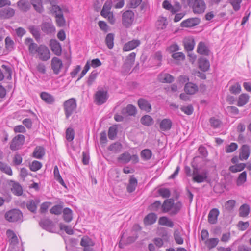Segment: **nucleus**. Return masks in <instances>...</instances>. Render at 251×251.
<instances>
[{
    "instance_id": "338daca9",
    "label": "nucleus",
    "mask_w": 251,
    "mask_h": 251,
    "mask_svg": "<svg viewBox=\"0 0 251 251\" xmlns=\"http://www.w3.org/2000/svg\"><path fill=\"white\" fill-rule=\"evenodd\" d=\"M181 110L185 114L187 115H191L193 111L194 108L192 105H189L187 106H182L180 107Z\"/></svg>"
},
{
    "instance_id": "bb28decb",
    "label": "nucleus",
    "mask_w": 251,
    "mask_h": 251,
    "mask_svg": "<svg viewBox=\"0 0 251 251\" xmlns=\"http://www.w3.org/2000/svg\"><path fill=\"white\" fill-rule=\"evenodd\" d=\"M172 126V122L170 119H164L160 123V129L164 131H168Z\"/></svg>"
},
{
    "instance_id": "58836bf2",
    "label": "nucleus",
    "mask_w": 251,
    "mask_h": 251,
    "mask_svg": "<svg viewBox=\"0 0 251 251\" xmlns=\"http://www.w3.org/2000/svg\"><path fill=\"white\" fill-rule=\"evenodd\" d=\"M30 3L37 12L39 13L43 12L44 8L42 6V0H31Z\"/></svg>"
},
{
    "instance_id": "f3484780",
    "label": "nucleus",
    "mask_w": 251,
    "mask_h": 251,
    "mask_svg": "<svg viewBox=\"0 0 251 251\" xmlns=\"http://www.w3.org/2000/svg\"><path fill=\"white\" fill-rule=\"evenodd\" d=\"M24 43L25 45L28 46L30 53L33 54L36 53V50H37L39 46L34 42L33 40L31 38L27 37L25 38Z\"/></svg>"
},
{
    "instance_id": "4d7b16f0",
    "label": "nucleus",
    "mask_w": 251,
    "mask_h": 251,
    "mask_svg": "<svg viewBox=\"0 0 251 251\" xmlns=\"http://www.w3.org/2000/svg\"><path fill=\"white\" fill-rule=\"evenodd\" d=\"M121 144L119 143L116 142L111 144L108 147V149L109 151H112L114 153H118L121 151Z\"/></svg>"
},
{
    "instance_id": "5701e85b",
    "label": "nucleus",
    "mask_w": 251,
    "mask_h": 251,
    "mask_svg": "<svg viewBox=\"0 0 251 251\" xmlns=\"http://www.w3.org/2000/svg\"><path fill=\"white\" fill-rule=\"evenodd\" d=\"M219 214V211L217 208L212 209L208 215V221L211 224H215L217 222L218 216Z\"/></svg>"
},
{
    "instance_id": "7c9ffc66",
    "label": "nucleus",
    "mask_w": 251,
    "mask_h": 251,
    "mask_svg": "<svg viewBox=\"0 0 251 251\" xmlns=\"http://www.w3.org/2000/svg\"><path fill=\"white\" fill-rule=\"evenodd\" d=\"M33 157L37 159H42L45 154V149L43 146H37L33 152Z\"/></svg>"
},
{
    "instance_id": "13d9d810",
    "label": "nucleus",
    "mask_w": 251,
    "mask_h": 251,
    "mask_svg": "<svg viewBox=\"0 0 251 251\" xmlns=\"http://www.w3.org/2000/svg\"><path fill=\"white\" fill-rule=\"evenodd\" d=\"M160 207L161 208L160 201H156L149 206L148 209L151 211H157Z\"/></svg>"
},
{
    "instance_id": "6e6552de",
    "label": "nucleus",
    "mask_w": 251,
    "mask_h": 251,
    "mask_svg": "<svg viewBox=\"0 0 251 251\" xmlns=\"http://www.w3.org/2000/svg\"><path fill=\"white\" fill-rule=\"evenodd\" d=\"M25 136L19 134L13 138L10 145V149L12 151H16L20 149L25 142Z\"/></svg>"
},
{
    "instance_id": "0eeeda50",
    "label": "nucleus",
    "mask_w": 251,
    "mask_h": 251,
    "mask_svg": "<svg viewBox=\"0 0 251 251\" xmlns=\"http://www.w3.org/2000/svg\"><path fill=\"white\" fill-rule=\"evenodd\" d=\"M36 53H37L39 59L43 61H48L50 56L49 49L44 45L39 46L37 50H36Z\"/></svg>"
},
{
    "instance_id": "09e8293b",
    "label": "nucleus",
    "mask_w": 251,
    "mask_h": 251,
    "mask_svg": "<svg viewBox=\"0 0 251 251\" xmlns=\"http://www.w3.org/2000/svg\"><path fill=\"white\" fill-rule=\"evenodd\" d=\"M140 155L143 160L147 161L151 159L152 156V152L150 149H146L141 151Z\"/></svg>"
},
{
    "instance_id": "a878e982",
    "label": "nucleus",
    "mask_w": 251,
    "mask_h": 251,
    "mask_svg": "<svg viewBox=\"0 0 251 251\" xmlns=\"http://www.w3.org/2000/svg\"><path fill=\"white\" fill-rule=\"evenodd\" d=\"M240 159L246 160L248 158L250 154V148L248 145H243L240 149Z\"/></svg>"
},
{
    "instance_id": "473e14b6",
    "label": "nucleus",
    "mask_w": 251,
    "mask_h": 251,
    "mask_svg": "<svg viewBox=\"0 0 251 251\" xmlns=\"http://www.w3.org/2000/svg\"><path fill=\"white\" fill-rule=\"evenodd\" d=\"M28 29L37 41H38V40L40 39V29L39 26L31 25L28 27Z\"/></svg>"
},
{
    "instance_id": "4c0bfd02",
    "label": "nucleus",
    "mask_w": 251,
    "mask_h": 251,
    "mask_svg": "<svg viewBox=\"0 0 251 251\" xmlns=\"http://www.w3.org/2000/svg\"><path fill=\"white\" fill-rule=\"evenodd\" d=\"M140 122L144 126H150L153 124L154 120L151 116L146 115L141 118Z\"/></svg>"
},
{
    "instance_id": "8fccbe9b",
    "label": "nucleus",
    "mask_w": 251,
    "mask_h": 251,
    "mask_svg": "<svg viewBox=\"0 0 251 251\" xmlns=\"http://www.w3.org/2000/svg\"><path fill=\"white\" fill-rule=\"evenodd\" d=\"M245 168V164L240 163L236 164L234 165L229 167V170L232 173H236L237 172L242 171Z\"/></svg>"
},
{
    "instance_id": "6e6d98bb",
    "label": "nucleus",
    "mask_w": 251,
    "mask_h": 251,
    "mask_svg": "<svg viewBox=\"0 0 251 251\" xmlns=\"http://www.w3.org/2000/svg\"><path fill=\"white\" fill-rule=\"evenodd\" d=\"M98 75V73L96 70L93 71L89 75L87 81V85L90 86L95 81Z\"/></svg>"
},
{
    "instance_id": "c85d7f7f",
    "label": "nucleus",
    "mask_w": 251,
    "mask_h": 251,
    "mask_svg": "<svg viewBox=\"0 0 251 251\" xmlns=\"http://www.w3.org/2000/svg\"><path fill=\"white\" fill-rule=\"evenodd\" d=\"M157 218V215L155 213L151 212L145 217L144 223L146 225H151L156 221Z\"/></svg>"
},
{
    "instance_id": "9d476101",
    "label": "nucleus",
    "mask_w": 251,
    "mask_h": 251,
    "mask_svg": "<svg viewBox=\"0 0 251 251\" xmlns=\"http://www.w3.org/2000/svg\"><path fill=\"white\" fill-rule=\"evenodd\" d=\"M204 164V160L203 157L200 156L194 157L191 162V165L193 169V173H199Z\"/></svg>"
},
{
    "instance_id": "20e7f679",
    "label": "nucleus",
    "mask_w": 251,
    "mask_h": 251,
    "mask_svg": "<svg viewBox=\"0 0 251 251\" xmlns=\"http://www.w3.org/2000/svg\"><path fill=\"white\" fill-rule=\"evenodd\" d=\"M109 97L107 91L103 88L98 90L94 95V102L98 105H101L106 102Z\"/></svg>"
},
{
    "instance_id": "603ef678",
    "label": "nucleus",
    "mask_w": 251,
    "mask_h": 251,
    "mask_svg": "<svg viewBox=\"0 0 251 251\" xmlns=\"http://www.w3.org/2000/svg\"><path fill=\"white\" fill-rule=\"evenodd\" d=\"M174 237L176 243L181 245L183 243L184 240L181 236V234L178 229H175L174 232Z\"/></svg>"
},
{
    "instance_id": "1a4fd4ad",
    "label": "nucleus",
    "mask_w": 251,
    "mask_h": 251,
    "mask_svg": "<svg viewBox=\"0 0 251 251\" xmlns=\"http://www.w3.org/2000/svg\"><path fill=\"white\" fill-rule=\"evenodd\" d=\"M187 176H193V180L197 183L206 182L208 183L211 182V179L207 175L208 174H186Z\"/></svg>"
},
{
    "instance_id": "5fc2aeb1",
    "label": "nucleus",
    "mask_w": 251,
    "mask_h": 251,
    "mask_svg": "<svg viewBox=\"0 0 251 251\" xmlns=\"http://www.w3.org/2000/svg\"><path fill=\"white\" fill-rule=\"evenodd\" d=\"M75 137V131L72 127H68L66 130V138L69 142L72 141Z\"/></svg>"
},
{
    "instance_id": "4be33fe9",
    "label": "nucleus",
    "mask_w": 251,
    "mask_h": 251,
    "mask_svg": "<svg viewBox=\"0 0 251 251\" xmlns=\"http://www.w3.org/2000/svg\"><path fill=\"white\" fill-rule=\"evenodd\" d=\"M138 105L139 108L147 112H150L151 110V104L145 99L140 98L138 100Z\"/></svg>"
},
{
    "instance_id": "cd10ccee",
    "label": "nucleus",
    "mask_w": 251,
    "mask_h": 251,
    "mask_svg": "<svg viewBox=\"0 0 251 251\" xmlns=\"http://www.w3.org/2000/svg\"><path fill=\"white\" fill-rule=\"evenodd\" d=\"M199 67L203 72H206L209 69L210 63L208 60L204 57H200L198 60Z\"/></svg>"
},
{
    "instance_id": "3c124183",
    "label": "nucleus",
    "mask_w": 251,
    "mask_h": 251,
    "mask_svg": "<svg viewBox=\"0 0 251 251\" xmlns=\"http://www.w3.org/2000/svg\"><path fill=\"white\" fill-rule=\"evenodd\" d=\"M168 24L166 18L161 17L156 22V26L158 29H163L166 27Z\"/></svg>"
},
{
    "instance_id": "f03ea898",
    "label": "nucleus",
    "mask_w": 251,
    "mask_h": 251,
    "mask_svg": "<svg viewBox=\"0 0 251 251\" xmlns=\"http://www.w3.org/2000/svg\"><path fill=\"white\" fill-rule=\"evenodd\" d=\"M23 213L18 209H12L7 211L5 215V219L9 222L23 221Z\"/></svg>"
},
{
    "instance_id": "f704fd0d",
    "label": "nucleus",
    "mask_w": 251,
    "mask_h": 251,
    "mask_svg": "<svg viewBox=\"0 0 251 251\" xmlns=\"http://www.w3.org/2000/svg\"><path fill=\"white\" fill-rule=\"evenodd\" d=\"M62 212L63 220L66 222H70L73 219V211L70 208L66 207L63 209Z\"/></svg>"
},
{
    "instance_id": "e2e57ef3",
    "label": "nucleus",
    "mask_w": 251,
    "mask_h": 251,
    "mask_svg": "<svg viewBox=\"0 0 251 251\" xmlns=\"http://www.w3.org/2000/svg\"><path fill=\"white\" fill-rule=\"evenodd\" d=\"M135 56V53H131L129 55H128L127 56L125 64L128 65L130 67L132 66L134 64Z\"/></svg>"
},
{
    "instance_id": "e433bc0d",
    "label": "nucleus",
    "mask_w": 251,
    "mask_h": 251,
    "mask_svg": "<svg viewBox=\"0 0 251 251\" xmlns=\"http://www.w3.org/2000/svg\"><path fill=\"white\" fill-rule=\"evenodd\" d=\"M11 192L13 194L17 196H22L23 193V188L18 182H15L11 188Z\"/></svg>"
},
{
    "instance_id": "f257e3e1",
    "label": "nucleus",
    "mask_w": 251,
    "mask_h": 251,
    "mask_svg": "<svg viewBox=\"0 0 251 251\" xmlns=\"http://www.w3.org/2000/svg\"><path fill=\"white\" fill-rule=\"evenodd\" d=\"M63 106L66 119H68L76 110L77 103L75 99L72 98L65 101Z\"/></svg>"
},
{
    "instance_id": "864d4df0",
    "label": "nucleus",
    "mask_w": 251,
    "mask_h": 251,
    "mask_svg": "<svg viewBox=\"0 0 251 251\" xmlns=\"http://www.w3.org/2000/svg\"><path fill=\"white\" fill-rule=\"evenodd\" d=\"M158 194L164 198H168L171 195V192L168 188H161L158 190Z\"/></svg>"
},
{
    "instance_id": "aec40b11",
    "label": "nucleus",
    "mask_w": 251,
    "mask_h": 251,
    "mask_svg": "<svg viewBox=\"0 0 251 251\" xmlns=\"http://www.w3.org/2000/svg\"><path fill=\"white\" fill-rule=\"evenodd\" d=\"M174 199L173 198L167 199L163 201L161 205V209L163 213H167L171 209L173 206Z\"/></svg>"
},
{
    "instance_id": "ddd939ff",
    "label": "nucleus",
    "mask_w": 251,
    "mask_h": 251,
    "mask_svg": "<svg viewBox=\"0 0 251 251\" xmlns=\"http://www.w3.org/2000/svg\"><path fill=\"white\" fill-rule=\"evenodd\" d=\"M223 176L224 178L221 179V183L226 190H228L232 185L234 179L231 174H224Z\"/></svg>"
},
{
    "instance_id": "a211bd4d",
    "label": "nucleus",
    "mask_w": 251,
    "mask_h": 251,
    "mask_svg": "<svg viewBox=\"0 0 251 251\" xmlns=\"http://www.w3.org/2000/svg\"><path fill=\"white\" fill-rule=\"evenodd\" d=\"M137 113V109L132 104H128L126 107L122 108L121 114L124 116H135Z\"/></svg>"
},
{
    "instance_id": "69168bd1",
    "label": "nucleus",
    "mask_w": 251,
    "mask_h": 251,
    "mask_svg": "<svg viewBox=\"0 0 251 251\" xmlns=\"http://www.w3.org/2000/svg\"><path fill=\"white\" fill-rule=\"evenodd\" d=\"M247 180V174H240L236 180V184L240 186L243 185Z\"/></svg>"
},
{
    "instance_id": "a18cd8bd",
    "label": "nucleus",
    "mask_w": 251,
    "mask_h": 251,
    "mask_svg": "<svg viewBox=\"0 0 251 251\" xmlns=\"http://www.w3.org/2000/svg\"><path fill=\"white\" fill-rule=\"evenodd\" d=\"M182 207V203L181 201H179L176 203L174 202V205L172 209L170 212L171 215H176L177 214Z\"/></svg>"
},
{
    "instance_id": "412c9836",
    "label": "nucleus",
    "mask_w": 251,
    "mask_h": 251,
    "mask_svg": "<svg viewBox=\"0 0 251 251\" xmlns=\"http://www.w3.org/2000/svg\"><path fill=\"white\" fill-rule=\"evenodd\" d=\"M184 90L187 94L193 95L198 91V86L192 82H187L184 86Z\"/></svg>"
},
{
    "instance_id": "052dcab7",
    "label": "nucleus",
    "mask_w": 251,
    "mask_h": 251,
    "mask_svg": "<svg viewBox=\"0 0 251 251\" xmlns=\"http://www.w3.org/2000/svg\"><path fill=\"white\" fill-rule=\"evenodd\" d=\"M229 91L231 93L235 95L239 94L241 91V85L239 83H236L230 87Z\"/></svg>"
},
{
    "instance_id": "b1692460",
    "label": "nucleus",
    "mask_w": 251,
    "mask_h": 251,
    "mask_svg": "<svg viewBox=\"0 0 251 251\" xmlns=\"http://www.w3.org/2000/svg\"><path fill=\"white\" fill-rule=\"evenodd\" d=\"M41 27L42 31L47 34L52 33L55 30L54 25L50 22H43Z\"/></svg>"
},
{
    "instance_id": "72a5a7b5",
    "label": "nucleus",
    "mask_w": 251,
    "mask_h": 251,
    "mask_svg": "<svg viewBox=\"0 0 251 251\" xmlns=\"http://www.w3.org/2000/svg\"><path fill=\"white\" fill-rule=\"evenodd\" d=\"M162 54L161 51H157L152 56L153 65L152 66L160 67L162 65Z\"/></svg>"
},
{
    "instance_id": "c9c22d12",
    "label": "nucleus",
    "mask_w": 251,
    "mask_h": 251,
    "mask_svg": "<svg viewBox=\"0 0 251 251\" xmlns=\"http://www.w3.org/2000/svg\"><path fill=\"white\" fill-rule=\"evenodd\" d=\"M209 50L203 42H200L198 45L197 52L201 55H208Z\"/></svg>"
},
{
    "instance_id": "393cba45",
    "label": "nucleus",
    "mask_w": 251,
    "mask_h": 251,
    "mask_svg": "<svg viewBox=\"0 0 251 251\" xmlns=\"http://www.w3.org/2000/svg\"><path fill=\"white\" fill-rule=\"evenodd\" d=\"M15 14L14 10L10 7L4 8L0 10V17L4 19H9Z\"/></svg>"
},
{
    "instance_id": "c756f323",
    "label": "nucleus",
    "mask_w": 251,
    "mask_h": 251,
    "mask_svg": "<svg viewBox=\"0 0 251 251\" xmlns=\"http://www.w3.org/2000/svg\"><path fill=\"white\" fill-rule=\"evenodd\" d=\"M17 6L21 11L27 12L31 8V3L28 0H20L17 2Z\"/></svg>"
},
{
    "instance_id": "49530a36",
    "label": "nucleus",
    "mask_w": 251,
    "mask_h": 251,
    "mask_svg": "<svg viewBox=\"0 0 251 251\" xmlns=\"http://www.w3.org/2000/svg\"><path fill=\"white\" fill-rule=\"evenodd\" d=\"M63 203L54 205L50 210V212L52 214L59 215L62 213L63 209Z\"/></svg>"
},
{
    "instance_id": "37998d69",
    "label": "nucleus",
    "mask_w": 251,
    "mask_h": 251,
    "mask_svg": "<svg viewBox=\"0 0 251 251\" xmlns=\"http://www.w3.org/2000/svg\"><path fill=\"white\" fill-rule=\"evenodd\" d=\"M118 161L124 164H126L131 160L130 154L128 152L122 153L117 159Z\"/></svg>"
},
{
    "instance_id": "bf43d9fd",
    "label": "nucleus",
    "mask_w": 251,
    "mask_h": 251,
    "mask_svg": "<svg viewBox=\"0 0 251 251\" xmlns=\"http://www.w3.org/2000/svg\"><path fill=\"white\" fill-rule=\"evenodd\" d=\"M59 226L61 230H63L68 235H73L74 231L71 226L65 225L62 223L59 224Z\"/></svg>"
},
{
    "instance_id": "c03bdc74",
    "label": "nucleus",
    "mask_w": 251,
    "mask_h": 251,
    "mask_svg": "<svg viewBox=\"0 0 251 251\" xmlns=\"http://www.w3.org/2000/svg\"><path fill=\"white\" fill-rule=\"evenodd\" d=\"M114 34L113 33H108L105 37V44L109 49H113L114 47Z\"/></svg>"
},
{
    "instance_id": "2f4dec72",
    "label": "nucleus",
    "mask_w": 251,
    "mask_h": 251,
    "mask_svg": "<svg viewBox=\"0 0 251 251\" xmlns=\"http://www.w3.org/2000/svg\"><path fill=\"white\" fill-rule=\"evenodd\" d=\"M40 97L43 101L49 104H52L55 101L54 97L46 92H41L40 93Z\"/></svg>"
},
{
    "instance_id": "de8ad7c7",
    "label": "nucleus",
    "mask_w": 251,
    "mask_h": 251,
    "mask_svg": "<svg viewBox=\"0 0 251 251\" xmlns=\"http://www.w3.org/2000/svg\"><path fill=\"white\" fill-rule=\"evenodd\" d=\"M249 96L247 94H242L239 97L237 105L238 106H243L245 105L249 101Z\"/></svg>"
},
{
    "instance_id": "7ed1b4c3",
    "label": "nucleus",
    "mask_w": 251,
    "mask_h": 251,
    "mask_svg": "<svg viewBox=\"0 0 251 251\" xmlns=\"http://www.w3.org/2000/svg\"><path fill=\"white\" fill-rule=\"evenodd\" d=\"M188 4L195 14L203 13L206 8L204 0H187Z\"/></svg>"
},
{
    "instance_id": "ea45409f",
    "label": "nucleus",
    "mask_w": 251,
    "mask_h": 251,
    "mask_svg": "<svg viewBox=\"0 0 251 251\" xmlns=\"http://www.w3.org/2000/svg\"><path fill=\"white\" fill-rule=\"evenodd\" d=\"M250 211V207L247 204H242L239 209V215L240 217H247Z\"/></svg>"
},
{
    "instance_id": "79ce46f5",
    "label": "nucleus",
    "mask_w": 251,
    "mask_h": 251,
    "mask_svg": "<svg viewBox=\"0 0 251 251\" xmlns=\"http://www.w3.org/2000/svg\"><path fill=\"white\" fill-rule=\"evenodd\" d=\"M80 245L83 247L94 246L95 243L89 237L84 236L81 238Z\"/></svg>"
},
{
    "instance_id": "423d86ee",
    "label": "nucleus",
    "mask_w": 251,
    "mask_h": 251,
    "mask_svg": "<svg viewBox=\"0 0 251 251\" xmlns=\"http://www.w3.org/2000/svg\"><path fill=\"white\" fill-rule=\"evenodd\" d=\"M134 19V13L131 10H127L122 14V24L126 27H129Z\"/></svg>"
},
{
    "instance_id": "dca6fc26",
    "label": "nucleus",
    "mask_w": 251,
    "mask_h": 251,
    "mask_svg": "<svg viewBox=\"0 0 251 251\" xmlns=\"http://www.w3.org/2000/svg\"><path fill=\"white\" fill-rule=\"evenodd\" d=\"M200 23V19L198 18H188L182 21L181 23L182 27H192L197 25Z\"/></svg>"
},
{
    "instance_id": "6ab92c4d",
    "label": "nucleus",
    "mask_w": 251,
    "mask_h": 251,
    "mask_svg": "<svg viewBox=\"0 0 251 251\" xmlns=\"http://www.w3.org/2000/svg\"><path fill=\"white\" fill-rule=\"evenodd\" d=\"M141 44L139 40L134 39L126 43L123 48L124 51H128L138 47Z\"/></svg>"
},
{
    "instance_id": "a19ab883",
    "label": "nucleus",
    "mask_w": 251,
    "mask_h": 251,
    "mask_svg": "<svg viewBox=\"0 0 251 251\" xmlns=\"http://www.w3.org/2000/svg\"><path fill=\"white\" fill-rule=\"evenodd\" d=\"M38 203L39 201H37L36 202L33 200H30L27 201L26 207L29 211L35 214L37 212V204Z\"/></svg>"
},
{
    "instance_id": "0e129e2a",
    "label": "nucleus",
    "mask_w": 251,
    "mask_h": 251,
    "mask_svg": "<svg viewBox=\"0 0 251 251\" xmlns=\"http://www.w3.org/2000/svg\"><path fill=\"white\" fill-rule=\"evenodd\" d=\"M2 68H3L5 72L4 73L5 75H7L6 76V78L8 80H11L12 78V71L11 69V68L7 65L2 64L1 65Z\"/></svg>"
},
{
    "instance_id": "680f3d73",
    "label": "nucleus",
    "mask_w": 251,
    "mask_h": 251,
    "mask_svg": "<svg viewBox=\"0 0 251 251\" xmlns=\"http://www.w3.org/2000/svg\"><path fill=\"white\" fill-rule=\"evenodd\" d=\"M219 239L217 238H210L206 242L207 247L209 249H212L215 247L218 244Z\"/></svg>"
},
{
    "instance_id": "774afa93",
    "label": "nucleus",
    "mask_w": 251,
    "mask_h": 251,
    "mask_svg": "<svg viewBox=\"0 0 251 251\" xmlns=\"http://www.w3.org/2000/svg\"><path fill=\"white\" fill-rule=\"evenodd\" d=\"M209 122L211 126L214 128H217L220 126L221 122L218 119L215 117H211L209 119Z\"/></svg>"
},
{
    "instance_id": "39448f33",
    "label": "nucleus",
    "mask_w": 251,
    "mask_h": 251,
    "mask_svg": "<svg viewBox=\"0 0 251 251\" xmlns=\"http://www.w3.org/2000/svg\"><path fill=\"white\" fill-rule=\"evenodd\" d=\"M39 225L42 229L50 232H54L55 229V224L49 218L41 219L39 222Z\"/></svg>"
},
{
    "instance_id": "4468645a",
    "label": "nucleus",
    "mask_w": 251,
    "mask_h": 251,
    "mask_svg": "<svg viewBox=\"0 0 251 251\" xmlns=\"http://www.w3.org/2000/svg\"><path fill=\"white\" fill-rule=\"evenodd\" d=\"M50 46L52 51L57 56H60L62 53V48L60 44L55 39H51Z\"/></svg>"
},
{
    "instance_id": "2eb2a0df",
    "label": "nucleus",
    "mask_w": 251,
    "mask_h": 251,
    "mask_svg": "<svg viewBox=\"0 0 251 251\" xmlns=\"http://www.w3.org/2000/svg\"><path fill=\"white\" fill-rule=\"evenodd\" d=\"M174 77L170 74L161 72L157 76V80L161 83H171L174 81Z\"/></svg>"
},
{
    "instance_id": "f8f14e48",
    "label": "nucleus",
    "mask_w": 251,
    "mask_h": 251,
    "mask_svg": "<svg viewBox=\"0 0 251 251\" xmlns=\"http://www.w3.org/2000/svg\"><path fill=\"white\" fill-rule=\"evenodd\" d=\"M50 66L53 73L58 75L63 67V63L60 59L57 57H54L51 59Z\"/></svg>"
},
{
    "instance_id": "9b49d317",
    "label": "nucleus",
    "mask_w": 251,
    "mask_h": 251,
    "mask_svg": "<svg viewBox=\"0 0 251 251\" xmlns=\"http://www.w3.org/2000/svg\"><path fill=\"white\" fill-rule=\"evenodd\" d=\"M163 8L170 11L173 14L178 12L181 8L179 2H176L174 5H172L168 0H165L162 3Z\"/></svg>"
}]
</instances>
